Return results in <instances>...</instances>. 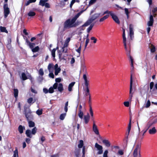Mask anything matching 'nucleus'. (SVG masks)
Wrapping results in <instances>:
<instances>
[{"instance_id":"40","label":"nucleus","mask_w":157,"mask_h":157,"mask_svg":"<svg viewBox=\"0 0 157 157\" xmlns=\"http://www.w3.org/2000/svg\"><path fill=\"white\" fill-rule=\"evenodd\" d=\"M39 20L43 22V23L44 22L45 20L43 14L39 16Z\"/></svg>"},{"instance_id":"53","label":"nucleus","mask_w":157,"mask_h":157,"mask_svg":"<svg viewBox=\"0 0 157 157\" xmlns=\"http://www.w3.org/2000/svg\"><path fill=\"white\" fill-rule=\"evenodd\" d=\"M108 152L107 150H106L104 151V152L103 155V157H108Z\"/></svg>"},{"instance_id":"59","label":"nucleus","mask_w":157,"mask_h":157,"mask_svg":"<svg viewBox=\"0 0 157 157\" xmlns=\"http://www.w3.org/2000/svg\"><path fill=\"white\" fill-rule=\"evenodd\" d=\"M81 43L80 44V45L79 47V48L77 49L76 50V51L78 53H81Z\"/></svg>"},{"instance_id":"25","label":"nucleus","mask_w":157,"mask_h":157,"mask_svg":"<svg viewBox=\"0 0 157 157\" xmlns=\"http://www.w3.org/2000/svg\"><path fill=\"white\" fill-rule=\"evenodd\" d=\"M149 47L151 48V51L152 53L154 52L155 51V47L152 44H149Z\"/></svg>"},{"instance_id":"21","label":"nucleus","mask_w":157,"mask_h":157,"mask_svg":"<svg viewBox=\"0 0 157 157\" xmlns=\"http://www.w3.org/2000/svg\"><path fill=\"white\" fill-rule=\"evenodd\" d=\"M68 45V43L65 42L63 46L62 47V52L64 53H66L67 52V48L65 49L66 47H67Z\"/></svg>"},{"instance_id":"27","label":"nucleus","mask_w":157,"mask_h":157,"mask_svg":"<svg viewBox=\"0 0 157 157\" xmlns=\"http://www.w3.org/2000/svg\"><path fill=\"white\" fill-rule=\"evenodd\" d=\"M58 90L60 92H62L63 90V84L61 83H59V86L58 87Z\"/></svg>"},{"instance_id":"1","label":"nucleus","mask_w":157,"mask_h":157,"mask_svg":"<svg viewBox=\"0 0 157 157\" xmlns=\"http://www.w3.org/2000/svg\"><path fill=\"white\" fill-rule=\"evenodd\" d=\"M79 25L78 22H75L71 19H67L64 22L63 24V30L75 27Z\"/></svg>"},{"instance_id":"32","label":"nucleus","mask_w":157,"mask_h":157,"mask_svg":"<svg viewBox=\"0 0 157 157\" xmlns=\"http://www.w3.org/2000/svg\"><path fill=\"white\" fill-rule=\"evenodd\" d=\"M84 143L82 140H80L79 141V144L78 145V147L79 148H81L83 146Z\"/></svg>"},{"instance_id":"52","label":"nucleus","mask_w":157,"mask_h":157,"mask_svg":"<svg viewBox=\"0 0 157 157\" xmlns=\"http://www.w3.org/2000/svg\"><path fill=\"white\" fill-rule=\"evenodd\" d=\"M151 105V102L149 100L147 101L145 107L146 108L149 107Z\"/></svg>"},{"instance_id":"31","label":"nucleus","mask_w":157,"mask_h":157,"mask_svg":"<svg viewBox=\"0 0 157 157\" xmlns=\"http://www.w3.org/2000/svg\"><path fill=\"white\" fill-rule=\"evenodd\" d=\"M92 22L91 20L89 19L86 23H85L82 25V26H86L90 25Z\"/></svg>"},{"instance_id":"57","label":"nucleus","mask_w":157,"mask_h":157,"mask_svg":"<svg viewBox=\"0 0 157 157\" xmlns=\"http://www.w3.org/2000/svg\"><path fill=\"white\" fill-rule=\"evenodd\" d=\"M33 101V98L32 97H30L28 98L27 100V102L29 104H30L32 103V102Z\"/></svg>"},{"instance_id":"44","label":"nucleus","mask_w":157,"mask_h":157,"mask_svg":"<svg viewBox=\"0 0 157 157\" xmlns=\"http://www.w3.org/2000/svg\"><path fill=\"white\" fill-rule=\"evenodd\" d=\"M94 25V24H91L90 26L88 27V28L87 29V32L88 33H89L90 31L92 30L93 26Z\"/></svg>"},{"instance_id":"54","label":"nucleus","mask_w":157,"mask_h":157,"mask_svg":"<svg viewBox=\"0 0 157 157\" xmlns=\"http://www.w3.org/2000/svg\"><path fill=\"white\" fill-rule=\"evenodd\" d=\"M90 39L92 40H93V43L94 44H95L97 41V39L95 37L92 36L91 37Z\"/></svg>"},{"instance_id":"2","label":"nucleus","mask_w":157,"mask_h":157,"mask_svg":"<svg viewBox=\"0 0 157 157\" xmlns=\"http://www.w3.org/2000/svg\"><path fill=\"white\" fill-rule=\"evenodd\" d=\"M24 109L23 113L25 115L27 121L33 120V116L30 108L26 106H24Z\"/></svg>"},{"instance_id":"24","label":"nucleus","mask_w":157,"mask_h":157,"mask_svg":"<svg viewBox=\"0 0 157 157\" xmlns=\"http://www.w3.org/2000/svg\"><path fill=\"white\" fill-rule=\"evenodd\" d=\"M32 120L28 121L29 124V127H34L35 126V123L32 121Z\"/></svg>"},{"instance_id":"23","label":"nucleus","mask_w":157,"mask_h":157,"mask_svg":"<svg viewBox=\"0 0 157 157\" xmlns=\"http://www.w3.org/2000/svg\"><path fill=\"white\" fill-rule=\"evenodd\" d=\"M75 82H72L70 83L68 87V90L69 92H71L72 90V87L74 86L75 84Z\"/></svg>"},{"instance_id":"28","label":"nucleus","mask_w":157,"mask_h":157,"mask_svg":"<svg viewBox=\"0 0 157 157\" xmlns=\"http://www.w3.org/2000/svg\"><path fill=\"white\" fill-rule=\"evenodd\" d=\"M109 14H107L106 15L104 16L103 17L100 18L99 20V21L100 22H102L104 21L105 20L108 18L109 17Z\"/></svg>"},{"instance_id":"19","label":"nucleus","mask_w":157,"mask_h":157,"mask_svg":"<svg viewBox=\"0 0 157 157\" xmlns=\"http://www.w3.org/2000/svg\"><path fill=\"white\" fill-rule=\"evenodd\" d=\"M25 127L24 126H22L21 125H19L18 127V130L20 134H22L23 133V130H25Z\"/></svg>"},{"instance_id":"14","label":"nucleus","mask_w":157,"mask_h":157,"mask_svg":"<svg viewBox=\"0 0 157 157\" xmlns=\"http://www.w3.org/2000/svg\"><path fill=\"white\" fill-rule=\"evenodd\" d=\"M83 77L84 80L85 86H89L90 85V81L88 80L86 75L84 74Z\"/></svg>"},{"instance_id":"26","label":"nucleus","mask_w":157,"mask_h":157,"mask_svg":"<svg viewBox=\"0 0 157 157\" xmlns=\"http://www.w3.org/2000/svg\"><path fill=\"white\" fill-rule=\"evenodd\" d=\"M90 107V112L91 115V117H93L94 116V113L93 112L92 110V107L91 106L92 105V102H90V103H88Z\"/></svg>"},{"instance_id":"22","label":"nucleus","mask_w":157,"mask_h":157,"mask_svg":"<svg viewBox=\"0 0 157 157\" xmlns=\"http://www.w3.org/2000/svg\"><path fill=\"white\" fill-rule=\"evenodd\" d=\"M123 34H122V37L123 38V42L124 44H125L126 43V38L125 37V30L124 28H123Z\"/></svg>"},{"instance_id":"18","label":"nucleus","mask_w":157,"mask_h":157,"mask_svg":"<svg viewBox=\"0 0 157 157\" xmlns=\"http://www.w3.org/2000/svg\"><path fill=\"white\" fill-rule=\"evenodd\" d=\"M102 142L107 147H109L110 146V143L108 140H102Z\"/></svg>"},{"instance_id":"9","label":"nucleus","mask_w":157,"mask_h":157,"mask_svg":"<svg viewBox=\"0 0 157 157\" xmlns=\"http://www.w3.org/2000/svg\"><path fill=\"white\" fill-rule=\"evenodd\" d=\"M86 87V92L85 94V96H89L88 103H90V102H92L91 100V94L90 93V90L89 89V86H85Z\"/></svg>"},{"instance_id":"5","label":"nucleus","mask_w":157,"mask_h":157,"mask_svg":"<svg viewBox=\"0 0 157 157\" xmlns=\"http://www.w3.org/2000/svg\"><path fill=\"white\" fill-rule=\"evenodd\" d=\"M3 8L4 17L5 18H6L10 12V10L8 7V4L7 3H4Z\"/></svg>"},{"instance_id":"39","label":"nucleus","mask_w":157,"mask_h":157,"mask_svg":"<svg viewBox=\"0 0 157 157\" xmlns=\"http://www.w3.org/2000/svg\"><path fill=\"white\" fill-rule=\"evenodd\" d=\"M21 78L22 80H25L28 78L25 74L24 72H23L22 73Z\"/></svg>"},{"instance_id":"37","label":"nucleus","mask_w":157,"mask_h":157,"mask_svg":"<svg viewBox=\"0 0 157 157\" xmlns=\"http://www.w3.org/2000/svg\"><path fill=\"white\" fill-rule=\"evenodd\" d=\"M78 116L80 119H82L83 116V113L82 110H79Z\"/></svg>"},{"instance_id":"3","label":"nucleus","mask_w":157,"mask_h":157,"mask_svg":"<svg viewBox=\"0 0 157 157\" xmlns=\"http://www.w3.org/2000/svg\"><path fill=\"white\" fill-rule=\"evenodd\" d=\"M37 129L36 127H34L31 131L29 129H27L25 132V134L29 138H32V134L35 135L36 133Z\"/></svg>"},{"instance_id":"8","label":"nucleus","mask_w":157,"mask_h":157,"mask_svg":"<svg viewBox=\"0 0 157 157\" xmlns=\"http://www.w3.org/2000/svg\"><path fill=\"white\" fill-rule=\"evenodd\" d=\"M95 147L96 148L98 151L97 152L98 154H101L103 153V147H102L98 144L97 143L95 144Z\"/></svg>"},{"instance_id":"10","label":"nucleus","mask_w":157,"mask_h":157,"mask_svg":"<svg viewBox=\"0 0 157 157\" xmlns=\"http://www.w3.org/2000/svg\"><path fill=\"white\" fill-rule=\"evenodd\" d=\"M129 36L131 38V40H132L134 36V32L133 31V25H132L130 24L129 25Z\"/></svg>"},{"instance_id":"17","label":"nucleus","mask_w":157,"mask_h":157,"mask_svg":"<svg viewBox=\"0 0 157 157\" xmlns=\"http://www.w3.org/2000/svg\"><path fill=\"white\" fill-rule=\"evenodd\" d=\"M100 15V13H95L93 15L90 19L93 22L94 20L99 17Z\"/></svg>"},{"instance_id":"29","label":"nucleus","mask_w":157,"mask_h":157,"mask_svg":"<svg viewBox=\"0 0 157 157\" xmlns=\"http://www.w3.org/2000/svg\"><path fill=\"white\" fill-rule=\"evenodd\" d=\"M18 90L17 89H13V94L14 97L17 98L18 96Z\"/></svg>"},{"instance_id":"46","label":"nucleus","mask_w":157,"mask_h":157,"mask_svg":"<svg viewBox=\"0 0 157 157\" xmlns=\"http://www.w3.org/2000/svg\"><path fill=\"white\" fill-rule=\"evenodd\" d=\"M56 49V48H53L52 51V55L53 58H55V52Z\"/></svg>"},{"instance_id":"36","label":"nucleus","mask_w":157,"mask_h":157,"mask_svg":"<svg viewBox=\"0 0 157 157\" xmlns=\"http://www.w3.org/2000/svg\"><path fill=\"white\" fill-rule=\"evenodd\" d=\"M66 115V113H62L61 114H60V117H59V119L60 120H63L65 116Z\"/></svg>"},{"instance_id":"16","label":"nucleus","mask_w":157,"mask_h":157,"mask_svg":"<svg viewBox=\"0 0 157 157\" xmlns=\"http://www.w3.org/2000/svg\"><path fill=\"white\" fill-rule=\"evenodd\" d=\"M93 130L95 133L97 135H99V132L97 125L95 124H93Z\"/></svg>"},{"instance_id":"6","label":"nucleus","mask_w":157,"mask_h":157,"mask_svg":"<svg viewBox=\"0 0 157 157\" xmlns=\"http://www.w3.org/2000/svg\"><path fill=\"white\" fill-rule=\"evenodd\" d=\"M141 148V144H137L136 146V147L135 149L133 155L134 157H137L138 156V151H139V156L140 157L139 154L140 153V150Z\"/></svg>"},{"instance_id":"63","label":"nucleus","mask_w":157,"mask_h":157,"mask_svg":"<svg viewBox=\"0 0 157 157\" xmlns=\"http://www.w3.org/2000/svg\"><path fill=\"white\" fill-rule=\"evenodd\" d=\"M49 77L53 78H54V75L53 73H50L49 74Z\"/></svg>"},{"instance_id":"11","label":"nucleus","mask_w":157,"mask_h":157,"mask_svg":"<svg viewBox=\"0 0 157 157\" xmlns=\"http://www.w3.org/2000/svg\"><path fill=\"white\" fill-rule=\"evenodd\" d=\"M111 16L112 18L116 23L118 24H120V21L117 16L116 15L113 13L112 15H111Z\"/></svg>"},{"instance_id":"60","label":"nucleus","mask_w":157,"mask_h":157,"mask_svg":"<svg viewBox=\"0 0 157 157\" xmlns=\"http://www.w3.org/2000/svg\"><path fill=\"white\" fill-rule=\"evenodd\" d=\"M154 85V83L153 82H151L150 83V90H151L152 89L153 86Z\"/></svg>"},{"instance_id":"42","label":"nucleus","mask_w":157,"mask_h":157,"mask_svg":"<svg viewBox=\"0 0 157 157\" xmlns=\"http://www.w3.org/2000/svg\"><path fill=\"white\" fill-rule=\"evenodd\" d=\"M39 50V48L38 46L36 47L35 48L32 49V51L33 52H38Z\"/></svg>"},{"instance_id":"47","label":"nucleus","mask_w":157,"mask_h":157,"mask_svg":"<svg viewBox=\"0 0 157 157\" xmlns=\"http://www.w3.org/2000/svg\"><path fill=\"white\" fill-rule=\"evenodd\" d=\"M45 2L43 0H41L39 3V5L41 6H44Z\"/></svg>"},{"instance_id":"56","label":"nucleus","mask_w":157,"mask_h":157,"mask_svg":"<svg viewBox=\"0 0 157 157\" xmlns=\"http://www.w3.org/2000/svg\"><path fill=\"white\" fill-rule=\"evenodd\" d=\"M97 0H90L89 2V5H91L95 3Z\"/></svg>"},{"instance_id":"38","label":"nucleus","mask_w":157,"mask_h":157,"mask_svg":"<svg viewBox=\"0 0 157 157\" xmlns=\"http://www.w3.org/2000/svg\"><path fill=\"white\" fill-rule=\"evenodd\" d=\"M113 13V12L112 11H109L108 10H107L105 11L104 12L102 15H104L106 14H110V15L111 16V15H112Z\"/></svg>"},{"instance_id":"43","label":"nucleus","mask_w":157,"mask_h":157,"mask_svg":"<svg viewBox=\"0 0 157 157\" xmlns=\"http://www.w3.org/2000/svg\"><path fill=\"white\" fill-rule=\"evenodd\" d=\"M68 101H67L65 104L64 108V110L66 113H67L68 111Z\"/></svg>"},{"instance_id":"45","label":"nucleus","mask_w":157,"mask_h":157,"mask_svg":"<svg viewBox=\"0 0 157 157\" xmlns=\"http://www.w3.org/2000/svg\"><path fill=\"white\" fill-rule=\"evenodd\" d=\"M1 31L3 32L7 33L8 31L6 30V27H4L1 26L0 27Z\"/></svg>"},{"instance_id":"51","label":"nucleus","mask_w":157,"mask_h":157,"mask_svg":"<svg viewBox=\"0 0 157 157\" xmlns=\"http://www.w3.org/2000/svg\"><path fill=\"white\" fill-rule=\"evenodd\" d=\"M89 40H90L88 38H86V42H85V49H84V51L85 50L86 48V47L88 45V44L89 42Z\"/></svg>"},{"instance_id":"13","label":"nucleus","mask_w":157,"mask_h":157,"mask_svg":"<svg viewBox=\"0 0 157 157\" xmlns=\"http://www.w3.org/2000/svg\"><path fill=\"white\" fill-rule=\"evenodd\" d=\"M154 22V19L153 15H150L149 17V21L147 22V24L149 26H152Z\"/></svg>"},{"instance_id":"34","label":"nucleus","mask_w":157,"mask_h":157,"mask_svg":"<svg viewBox=\"0 0 157 157\" xmlns=\"http://www.w3.org/2000/svg\"><path fill=\"white\" fill-rule=\"evenodd\" d=\"M79 13H78L74 17H73L72 19L73 20V21L75 22V21L77 18L79 17L80 16L79 14Z\"/></svg>"},{"instance_id":"58","label":"nucleus","mask_w":157,"mask_h":157,"mask_svg":"<svg viewBox=\"0 0 157 157\" xmlns=\"http://www.w3.org/2000/svg\"><path fill=\"white\" fill-rule=\"evenodd\" d=\"M58 84L56 82L53 84L52 87L54 89H56L58 87Z\"/></svg>"},{"instance_id":"12","label":"nucleus","mask_w":157,"mask_h":157,"mask_svg":"<svg viewBox=\"0 0 157 157\" xmlns=\"http://www.w3.org/2000/svg\"><path fill=\"white\" fill-rule=\"evenodd\" d=\"M25 41L26 43V44L32 50V49L34 48L35 45V44L30 42L27 38L26 39Z\"/></svg>"},{"instance_id":"62","label":"nucleus","mask_w":157,"mask_h":157,"mask_svg":"<svg viewBox=\"0 0 157 157\" xmlns=\"http://www.w3.org/2000/svg\"><path fill=\"white\" fill-rule=\"evenodd\" d=\"M124 104L125 106L128 107L129 106V102L128 101H125L124 103Z\"/></svg>"},{"instance_id":"33","label":"nucleus","mask_w":157,"mask_h":157,"mask_svg":"<svg viewBox=\"0 0 157 157\" xmlns=\"http://www.w3.org/2000/svg\"><path fill=\"white\" fill-rule=\"evenodd\" d=\"M36 13L34 12L30 11L28 13V15L29 17H33L36 15Z\"/></svg>"},{"instance_id":"49","label":"nucleus","mask_w":157,"mask_h":157,"mask_svg":"<svg viewBox=\"0 0 157 157\" xmlns=\"http://www.w3.org/2000/svg\"><path fill=\"white\" fill-rule=\"evenodd\" d=\"M39 74L41 76H43L44 74V72L42 68H40L39 71Z\"/></svg>"},{"instance_id":"64","label":"nucleus","mask_w":157,"mask_h":157,"mask_svg":"<svg viewBox=\"0 0 157 157\" xmlns=\"http://www.w3.org/2000/svg\"><path fill=\"white\" fill-rule=\"evenodd\" d=\"M152 11L153 13H155L157 12V7L154 8L152 10Z\"/></svg>"},{"instance_id":"30","label":"nucleus","mask_w":157,"mask_h":157,"mask_svg":"<svg viewBox=\"0 0 157 157\" xmlns=\"http://www.w3.org/2000/svg\"><path fill=\"white\" fill-rule=\"evenodd\" d=\"M131 118L130 119L129 124L128 125V135H129L130 131L131 129Z\"/></svg>"},{"instance_id":"50","label":"nucleus","mask_w":157,"mask_h":157,"mask_svg":"<svg viewBox=\"0 0 157 157\" xmlns=\"http://www.w3.org/2000/svg\"><path fill=\"white\" fill-rule=\"evenodd\" d=\"M54 89L52 87H50L48 90V92L52 94L54 92Z\"/></svg>"},{"instance_id":"20","label":"nucleus","mask_w":157,"mask_h":157,"mask_svg":"<svg viewBox=\"0 0 157 157\" xmlns=\"http://www.w3.org/2000/svg\"><path fill=\"white\" fill-rule=\"evenodd\" d=\"M148 132L150 134H154L156 132L157 130L155 127H153L152 128L149 129Z\"/></svg>"},{"instance_id":"35","label":"nucleus","mask_w":157,"mask_h":157,"mask_svg":"<svg viewBox=\"0 0 157 157\" xmlns=\"http://www.w3.org/2000/svg\"><path fill=\"white\" fill-rule=\"evenodd\" d=\"M79 13H78L74 17H73L72 19L73 20V21L75 22V21L77 18L79 17L80 16L79 14Z\"/></svg>"},{"instance_id":"48","label":"nucleus","mask_w":157,"mask_h":157,"mask_svg":"<svg viewBox=\"0 0 157 157\" xmlns=\"http://www.w3.org/2000/svg\"><path fill=\"white\" fill-rule=\"evenodd\" d=\"M36 114L38 115H41L42 114V109H38L36 111Z\"/></svg>"},{"instance_id":"15","label":"nucleus","mask_w":157,"mask_h":157,"mask_svg":"<svg viewBox=\"0 0 157 157\" xmlns=\"http://www.w3.org/2000/svg\"><path fill=\"white\" fill-rule=\"evenodd\" d=\"M90 119V116L88 113H87V115H85L84 117V120L85 124H87Z\"/></svg>"},{"instance_id":"55","label":"nucleus","mask_w":157,"mask_h":157,"mask_svg":"<svg viewBox=\"0 0 157 157\" xmlns=\"http://www.w3.org/2000/svg\"><path fill=\"white\" fill-rule=\"evenodd\" d=\"M53 64L52 63H49L48 64V70L50 71V69L52 68H53Z\"/></svg>"},{"instance_id":"7","label":"nucleus","mask_w":157,"mask_h":157,"mask_svg":"<svg viewBox=\"0 0 157 157\" xmlns=\"http://www.w3.org/2000/svg\"><path fill=\"white\" fill-rule=\"evenodd\" d=\"M126 52H127V53H126L127 55L129 57L130 60H131V67H132V69L131 70V71H132V75L133 73V69H134V66H133V59L132 57L130 55V48L128 49V51H126Z\"/></svg>"},{"instance_id":"41","label":"nucleus","mask_w":157,"mask_h":157,"mask_svg":"<svg viewBox=\"0 0 157 157\" xmlns=\"http://www.w3.org/2000/svg\"><path fill=\"white\" fill-rule=\"evenodd\" d=\"M61 68L60 67H59V68L55 69V75H57L58 73L60 71H61Z\"/></svg>"},{"instance_id":"61","label":"nucleus","mask_w":157,"mask_h":157,"mask_svg":"<svg viewBox=\"0 0 157 157\" xmlns=\"http://www.w3.org/2000/svg\"><path fill=\"white\" fill-rule=\"evenodd\" d=\"M157 122V118L156 119H154L153 120L152 123L150 125H149L148 128H149L151 126V125L152 124H155V123H156Z\"/></svg>"},{"instance_id":"4","label":"nucleus","mask_w":157,"mask_h":157,"mask_svg":"<svg viewBox=\"0 0 157 157\" xmlns=\"http://www.w3.org/2000/svg\"><path fill=\"white\" fill-rule=\"evenodd\" d=\"M132 82H133V81H132V71H131V75H130L129 96V101H132V98L133 96V94L134 93V92H132Z\"/></svg>"}]
</instances>
